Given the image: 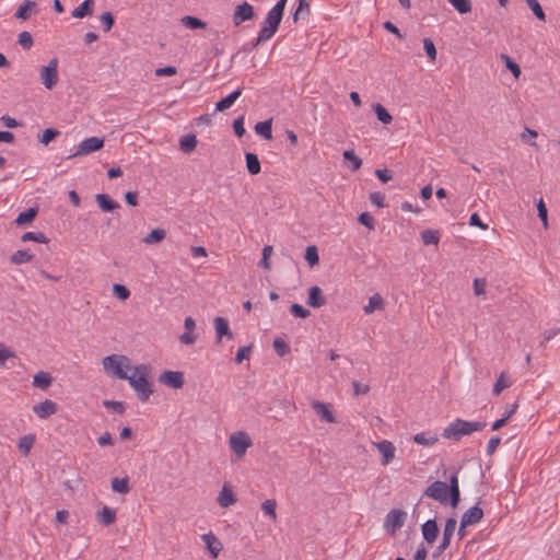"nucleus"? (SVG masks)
<instances>
[{"label":"nucleus","instance_id":"nucleus-56","mask_svg":"<svg viewBox=\"0 0 560 560\" xmlns=\"http://www.w3.org/2000/svg\"><path fill=\"white\" fill-rule=\"evenodd\" d=\"M290 312L292 313V315L294 317H298V318H306L311 315V312L308 310L304 308L302 305H300L298 303H293L290 306Z\"/></svg>","mask_w":560,"mask_h":560},{"label":"nucleus","instance_id":"nucleus-62","mask_svg":"<svg viewBox=\"0 0 560 560\" xmlns=\"http://www.w3.org/2000/svg\"><path fill=\"white\" fill-rule=\"evenodd\" d=\"M308 14L310 13V4L306 0H299V7L293 13V20L296 22L299 20L300 14Z\"/></svg>","mask_w":560,"mask_h":560},{"label":"nucleus","instance_id":"nucleus-14","mask_svg":"<svg viewBox=\"0 0 560 560\" xmlns=\"http://www.w3.org/2000/svg\"><path fill=\"white\" fill-rule=\"evenodd\" d=\"M377 451L382 454V465H388L395 457V446L389 441L374 443Z\"/></svg>","mask_w":560,"mask_h":560},{"label":"nucleus","instance_id":"nucleus-29","mask_svg":"<svg viewBox=\"0 0 560 560\" xmlns=\"http://www.w3.org/2000/svg\"><path fill=\"white\" fill-rule=\"evenodd\" d=\"M385 306L384 299L381 294L375 293L369 299V303L364 306L365 314H372L376 310H383Z\"/></svg>","mask_w":560,"mask_h":560},{"label":"nucleus","instance_id":"nucleus-7","mask_svg":"<svg viewBox=\"0 0 560 560\" xmlns=\"http://www.w3.org/2000/svg\"><path fill=\"white\" fill-rule=\"evenodd\" d=\"M423 495L445 504L448 501L447 483L440 480L434 481L424 490Z\"/></svg>","mask_w":560,"mask_h":560},{"label":"nucleus","instance_id":"nucleus-13","mask_svg":"<svg viewBox=\"0 0 560 560\" xmlns=\"http://www.w3.org/2000/svg\"><path fill=\"white\" fill-rule=\"evenodd\" d=\"M56 411L57 404L50 399H45L44 401L33 406V412L40 419H46L56 413Z\"/></svg>","mask_w":560,"mask_h":560},{"label":"nucleus","instance_id":"nucleus-43","mask_svg":"<svg viewBox=\"0 0 560 560\" xmlns=\"http://www.w3.org/2000/svg\"><path fill=\"white\" fill-rule=\"evenodd\" d=\"M276 32H277L276 30L265 25L259 31L258 36H257L256 42L254 43L253 47L255 48L258 45H260L261 43L267 42L268 39H270L276 34Z\"/></svg>","mask_w":560,"mask_h":560},{"label":"nucleus","instance_id":"nucleus-59","mask_svg":"<svg viewBox=\"0 0 560 560\" xmlns=\"http://www.w3.org/2000/svg\"><path fill=\"white\" fill-rule=\"evenodd\" d=\"M423 47L424 50L431 61H434L436 59V48L433 44V42L430 38L423 39Z\"/></svg>","mask_w":560,"mask_h":560},{"label":"nucleus","instance_id":"nucleus-44","mask_svg":"<svg viewBox=\"0 0 560 560\" xmlns=\"http://www.w3.org/2000/svg\"><path fill=\"white\" fill-rule=\"evenodd\" d=\"M60 135V131L55 128H47L43 131L42 135H38V141L47 145L49 142H51L54 139H56Z\"/></svg>","mask_w":560,"mask_h":560},{"label":"nucleus","instance_id":"nucleus-18","mask_svg":"<svg viewBox=\"0 0 560 560\" xmlns=\"http://www.w3.org/2000/svg\"><path fill=\"white\" fill-rule=\"evenodd\" d=\"M307 305L314 308H319L326 304V299L319 287L314 285L308 289Z\"/></svg>","mask_w":560,"mask_h":560},{"label":"nucleus","instance_id":"nucleus-51","mask_svg":"<svg viewBox=\"0 0 560 560\" xmlns=\"http://www.w3.org/2000/svg\"><path fill=\"white\" fill-rule=\"evenodd\" d=\"M525 1L528 4V7L530 8V10L533 11V13L535 14V16L539 21H545L546 20L545 12H544L541 5L539 4V2L537 0H525Z\"/></svg>","mask_w":560,"mask_h":560},{"label":"nucleus","instance_id":"nucleus-42","mask_svg":"<svg viewBox=\"0 0 560 560\" xmlns=\"http://www.w3.org/2000/svg\"><path fill=\"white\" fill-rule=\"evenodd\" d=\"M276 508H277V502L276 500L273 499H268V500H265L262 503H261V510L262 512L268 515L272 521H276L277 520V512H276Z\"/></svg>","mask_w":560,"mask_h":560},{"label":"nucleus","instance_id":"nucleus-54","mask_svg":"<svg viewBox=\"0 0 560 560\" xmlns=\"http://www.w3.org/2000/svg\"><path fill=\"white\" fill-rule=\"evenodd\" d=\"M537 211H538V217L544 225L545 229H548L549 224H548V211H547V207L544 202L542 199H539V201L537 202Z\"/></svg>","mask_w":560,"mask_h":560},{"label":"nucleus","instance_id":"nucleus-17","mask_svg":"<svg viewBox=\"0 0 560 560\" xmlns=\"http://www.w3.org/2000/svg\"><path fill=\"white\" fill-rule=\"evenodd\" d=\"M483 517V511L478 505H475L470 509H468L463 515H462V527H466L472 524H476L480 522Z\"/></svg>","mask_w":560,"mask_h":560},{"label":"nucleus","instance_id":"nucleus-34","mask_svg":"<svg viewBox=\"0 0 560 560\" xmlns=\"http://www.w3.org/2000/svg\"><path fill=\"white\" fill-rule=\"evenodd\" d=\"M421 240L424 245H438L440 242V233L436 230H423L421 232Z\"/></svg>","mask_w":560,"mask_h":560},{"label":"nucleus","instance_id":"nucleus-6","mask_svg":"<svg viewBox=\"0 0 560 560\" xmlns=\"http://www.w3.org/2000/svg\"><path fill=\"white\" fill-rule=\"evenodd\" d=\"M229 442L232 451L238 458L242 457L252 445L249 435L242 431L231 434Z\"/></svg>","mask_w":560,"mask_h":560},{"label":"nucleus","instance_id":"nucleus-23","mask_svg":"<svg viewBox=\"0 0 560 560\" xmlns=\"http://www.w3.org/2000/svg\"><path fill=\"white\" fill-rule=\"evenodd\" d=\"M95 200H96L100 209L104 212H113L114 210H116L120 207L118 202L114 201L106 194H97L95 196Z\"/></svg>","mask_w":560,"mask_h":560},{"label":"nucleus","instance_id":"nucleus-60","mask_svg":"<svg viewBox=\"0 0 560 560\" xmlns=\"http://www.w3.org/2000/svg\"><path fill=\"white\" fill-rule=\"evenodd\" d=\"M487 281L483 278H475L472 282L474 293L479 296L486 293Z\"/></svg>","mask_w":560,"mask_h":560},{"label":"nucleus","instance_id":"nucleus-63","mask_svg":"<svg viewBox=\"0 0 560 560\" xmlns=\"http://www.w3.org/2000/svg\"><path fill=\"white\" fill-rule=\"evenodd\" d=\"M103 405H104V407L110 408L119 415L125 412V405L121 401L104 400Z\"/></svg>","mask_w":560,"mask_h":560},{"label":"nucleus","instance_id":"nucleus-4","mask_svg":"<svg viewBox=\"0 0 560 560\" xmlns=\"http://www.w3.org/2000/svg\"><path fill=\"white\" fill-rule=\"evenodd\" d=\"M58 59L52 58L49 60L48 65L39 68L40 82L47 90H52L58 84Z\"/></svg>","mask_w":560,"mask_h":560},{"label":"nucleus","instance_id":"nucleus-57","mask_svg":"<svg viewBox=\"0 0 560 560\" xmlns=\"http://www.w3.org/2000/svg\"><path fill=\"white\" fill-rule=\"evenodd\" d=\"M100 20L104 26L105 33L109 32L115 23V19L110 12L102 13Z\"/></svg>","mask_w":560,"mask_h":560},{"label":"nucleus","instance_id":"nucleus-2","mask_svg":"<svg viewBox=\"0 0 560 560\" xmlns=\"http://www.w3.org/2000/svg\"><path fill=\"white\" fill-rule=\"evenodd\" d=\"M149 372V365L140 364L132 366V374L128 375L127 377L129 385L133 388V390L136 392L137 396L141 401H147L151 394L153 393L147 378Z\"/></svg>","mask_w":560,"mask_h":560},{"label":"nucleus","instance_id":"nucleus-47","mask_svg":"<svg viewBox=\"0 0 560 560\" xmlns=\"http://www.w3.org/2000/svg\"><path fill=\"white\" fill-rule=\"evenodd\" d=\"M343 159L351 162V170L358 171L362 165L361 158L357 156L353 150L343 151Z\"/></svg>","mask_w":560,"mask_h":560},{"label":"nucleus","instance_id":"nucleus-19","mask_svg":"<svg viewBox=\"0 0 560 560\" xmlns=\"http://www.w3.org/2000/svg\"><path fill=\"white\" fill-rule=\"evenodd\" d=\"M217 501L221 508H229L236 502V497L233 492V489L228 483H224Z\"/></svg>","mask_w":560,"mask_h":560},{"label":"nucleus","instance_id":"nucleus-50","mask_svg":"<svg viewBox=\"0 0 560 560\" xmlns=\"http://www.w3.org/2000/svg\"><path fill=\"white\" fill-rule=\"evenodd\" d=\"M281 20H282V15H279L278 13H275L269 10V12L267 13L265 23L268 27H271L277 31L281 23Z\"/></svg>","mask_w":560,"mask_h":560},{"label":"nucleus","instance_id":"nucleus-38","mask_svg":"<svg viewBox=\"0 0 560 560\" xmlns=\"http://www.w3.org/2000/svg\"><path fill=\"white\" fill-rule=\"evenodd\" d=\"M37 208H30L26 211L19 213L18 218L15 219V223L18 225L31 223L37 215Z\"/></svg>","mask_w":560,"mask_h":560},{"label":"nucleus","instance_id":"nucleus-15","mask_svg":"<svg viewBox=\"0 0 560 560\" xmlns=\"http://www.w3.org/2000/svg\"><path fill=\"white\" fill-rule=\"evenodd\" d=\"M447 495L450 499L451 506L457 508L460 501V491L456 472L450 477V483L447 485Z\"/></svg>","mask_w":560,"mask_h":560},{"label":"nucleus","instance_id":"nucleus-24","mask_svg":"<svg viewBox=\"0 0 560 560\" xmlns=\"http://www.w3.org/2000/svg\"><path fill=\"white\" fill-rule=\"evenodd\" d=\"M93 0H84L78 8L72 10L71 16L74 19H83L93 14Z\"/></svg>","mask_w":560,"mask_h":560},{"label":"nucleus","instance_id":"nucleus-41","mask_svg":"<svg viewBox=\"0 0 560 560\" xmlns=\"http://www.w3.org/2000/svg\"><path fill=\"white\" fill-rule=\"evenodd\" d=\"M500 59L504 62L505 67L512 72L513 77L515 79H518L522 73L520 66L505 54H501Z\"/></svg>","mask_w":560,"mask_h":560},{"label":"nucleus","instance_id":"nucleus-28","mask_svg":"<svg viewBox=\"0 0 560 560\" xmlns=\"http://www.w3.org/2000/svg\"><path fill=\"white\" fill-rule=\"evenodd\" d=\"M242 95V90L238 89L231 94H229L226 97H223L215 104V109L218 112H224L225 109L230 108L233 103Z\"/></svg>","mask_w":560,"mask_h":560},{"label":"nucleus","instance_id":"nucleus-3","mask_svg":"<svg viewBox=\"0 0 560 560\" xmlns=\"http://www.w3.org/2000/svg\"><path fill=\"white\" fill-rule=\"evenodd\" d=\"M103 369L105 372L118 380H127V371L132 370L130 359L122 354H110L103 359Z\"/></svg>","mask_w":560,"mask_h":560},{"label":"nucleus","instance_id":"nucleus-64","mask_svg":"<svg viewBox=\"0 0 560 560\" xmlns=\"http://www.w3.org/2000/svg\"><path fill=\"white\" fill-rule=\"evenodd\" d=\"M233 130H234V133L241 138L244 136L245 133V128H244V116H241L238 118H236L234 121H233Z\"/></svg>","mask_w":560,"mask_h":560},{"label":"nucleus","instance_id":"nucleus-1","mask_svg":"<svg viewBox=\"0 0 560 560\" xmlns=\"http://www.w3.org/2000/svg\"><path fill=\"white\" fill-rule=\"evenodd\" d=\"M486 425L487 423L483 421H467L457 418L444 428L442 436L446 440L458 442L466 435L482 431Z\"/></svg>","mask_w":560,"mask_h":560},{"label":"nucleus","instance_id":"nucleus-22","mask_svg":"<svg viewBox=\"0 0 560 560\" xmlns=\"http://www.w3.org/2000/svg\"><path fill=\"white\" fill-rule=\"evenodd\" d=\"M35 13H37V3L32 0H25L16 10L15 18L25 21Z\"/></svg>","mask_w":560,"mask_h":560},{"label":"nucleus","instance_id":"nucleus-25","mask_svg":"<svg viewBox=\"0 0 560 560\" xmlns=\"http://www.w3.org/2000/svg\"><path fill=\"white\" fill-rule=\"evenodd\" d=\"M52 383V377L49 373L39 371L33 377V386L43 390L47 389Z\"/></svg>","mask_w":560,"mask_h":560},{"label":"nucleus","instance_id":"nucleus-27","mask_svg":"<svg viewBox=\"0 0 560 560\" xmlns=\"http://www.w3.org/2000/svg\"><path fill=\"white\" fill-rule=\"evenodd\" d=\"M35 443V435L34 434H26L19 439L18 441V450L22 453L24 457H27L30 455L31 448L33 447Z\"/></svg>","mask_w":560,"mask_h":560},{"label":"nucleus","instance_id":"nucleus-11","mask_svg":"<svg viewBox=\"0 0 560 560\" xmlns=\"http://www.w3.org/2000/svg\"><path fill=\"white\" fill-rule=\"evenodd\" d=\"M254 8L248 2H243L236 5L233 13V24L240 26L242 23L249 21L254 18Z\"/></svg>","mask_w":560,"mask_h":560},{"label":"nucleus","instance_id":"nucleus-55","mask_svg":"<svg viewBox=\"0 0 560 560\" xmlns=\"http://www.w3.org/2000/svg\"><path fill=\"white\" fill-rule=\"evenodd\" d=\"M113 292H114L115 296L121 301H125L130 296V291L124 284H118V283L114 284Z\"/></svg>","mask_w":560,"mask_h":560},{"label":"nucleus","instance_id":"nucleus-52","mask_svg":"<svg viewBox=\"0 0 560 560\" xmlns=\"http://www.w3.org/2000/svg\"><path fill=\"white\" fill-rule=\"evenodd\" d=\"M18 43L25 49L28 50L33 46V37L30 32L23 31L18 36Z\"/></svg>","mask_w":560,"mask_h":560},{"label":"nucleus","instance_id":"nucleus-49","mask_svg":"<svg viewBox=\"0 0 560 560\" xmlns=\"http://www.w3.org/2000/svg\"><path fill=\"white\" fill-rule=\"evenodd\" d=\"M511 386V382L505 380V373L502 372L493 385V395L499 396L501 392Z\"/></svg>","mask_w":560,"mask_h":560},{"label":"nucleus","instance_id":"nucleus-45","mask_svg":"<svg viewBox=\"0 0 560 560\" xmlns=\"http://www.w3.org/2000/svg\"><path fill=\"white\" fill-rule=\"evenodd\" d=\"M21 240L22 242L33 241L42 244L48 243V238L42 232H26L22 235Z\"/></svg>","mask_w":560,"mask_h":560},{"label":"nucleus","instance_id":"nucleus-46","mask_svg":"<svg viewBox=\"0 0 560 560\" xmlns=\"http://www.w3.org/2000/svg\"><path fill=\"white\" fill-rule=\"evenodd\" d=\"M304 258L311 267L316 266L319 261L317 247L314 245L307 246Z\"/></svg>","mask_w":560,"mask_h":560},{"label":"nucleus","instance_id":"nucleus-35","mask_svg":"<svg viewBox=\"0 0 560 560\" xmlns=\"http://www.w3.org/2000/svg\"><path fill=\"white\" fill-rule=\"evenodd\" d=\"M373 109L376 114L377 119L384 124L388 125L393 120V116L388 113V110L380 103L373 105Z\"/></svg>","mask_w":560,"mask_h":560},{"label":"nucleus","instance_id":"nucleus-36","mask_svg":"<svg viewBox=\"0 0 560 560\" xmlns=\"http://www.w3.org/2000/svg\"><path fill=\"white\" fill-rule=\"evenodd\" d=\"M98 517H100V522L106 526L108 525H112L115 520H116V512L108 508V506H104L100 512H98Z\"/></svg>","mask_w":560,"mask_h":560},{"label":"nucleus","instance_id":"nucleus-20","mask_svg":"<svg viewBox=\"0 0 560 560\" xmlns=\"http://www.w3.org/2000/svg\"><path fill=\"white\" fill-rule=\"evenodd\" d=\"M201 538L212 558H218L219 552L222 550V542L212 533L203 534Z\"/></svg>","mask_w":560,"mask_h":560},{"label":"nucleus","instance_id":"nucleus-31","mask_svg":"<svg viewBox=\"0 0 560 560\" xmlns=\"http://www.w3.org/2000/svg\"><path fill=\"white\" fill-rule=\"evenodd\" d=\"M255 131L266 140L272 139V119H267L255 125Z\"/></svg>","mask_w":560,"mask_h":560},{"label":"nucleus","instance_id":"nucleus-21","mask_svg":"<svg viewBox=\"0 0 560 560\" xmlns=\"http://www.w3.org/2000/svg\"><path fill=\"white\" fill-rule=\"evenodd\" d=\"M422 535L427 542L432 544L439 535V527L434 520H428L422 524Z\"/></svg>","mask_w":560,"mask_h":560},{"label":"nucleus","instance_id":"nucleus-37","mask_svg":"<svg viewBox=\"0 0 560 560\" xmlns=\"http://www.w3.org/2000/svg\"><path fill=\"white\" fill-rule=\"evenodd\" d=\"M112 489L115 492H118L120 494H126L129 492V481L128 478H113L112 479Z\"/></svg>","mask_w":560,"mask_h":560},{"label":"nucleus","instance_id":"nucleus-5","mask_svg":"<svg viewBox=\"0 0 560 560\" xmlns=\"http://www.w3.org/2000/svg\"><path fill=\"white\" fill-rule=\"evenodd\" d=\"M104 147V138L90 137L79 143L77 150L68 156L73 159L78 156H85L93 152L100 151Z\"/></svg>","mask_w":560,"mask_h":560},{"label":"nucleus","instance_id":"nucleus-12","mask_svg":"<svg viewBox=\"0 0 560 560\" xmlns=\"http://www.w3.org/2000/svg\"><path fill=\"white\" fill-rule=\"evenodd\" d=\"M312 408L316 412V415L325 422L336 423V417L330 409V405L319 400L312 401Z\"/></svg>","mask_w":560,"mask_h":560},{"label":"nucleus","instance_id":"nucleus-9","mask_svg":"<svg viewBox=\"0 0 560 560\" xmlns=\"http://www.w3.org/2000/svg\"><path fill=\"white\" fill-rule=\"evenodd\" d=\"M159 382L170 388L179 389L184 386V373L180 371L166 370L159 376Z\"/></svg>","mask_w":560,"mask_h":560},{"label":"nucleus","instance_id":"nucleus-53","mask_svg":"<svg viewBox=\"0 0 560 560\" xmlns=\"http://www.w3.org/2000/svg\"><path fill=\"white\" fill-rule=\"evenodd\" d=\"M272 346H273L275 351L277 352V354L280 355V357H284L285 354H288L290 352V347L281 338H276L273 340Z\"/></svg>","mask_w":560,"mask_h":560},{"label":"nucleus","instance_id":"nucleus-58","mask_svg":"<svg viewBox=\"0 0 560 560\" xmlns=\"http://www.w3.org/2000/svg\"><path fill=\"white\" fill-rule=\"evenodd\" d=\"M272 246L270 245H266L262 249V257L260 259V262H259V266L265 268V269H270V262H269V258L272 254Z\"/></svg>","mask_w":560,"mask_h":560},{"label":"nucleus","instance_id":"nucleus-8","mask_svg":"<svg viewBox=\"0 0 560 560\" xmlns=\"http://www.w3.org/2000/svg\"><path fill=\"white\" fill-rule=\"evenodd\" d=\"M457 521L454 517H450L446 520L444 529H443V537L440 545L436 547L433 557L441 556L450 546L452 536L454 535V532L456 529Z\"/></svg>","mask_w":560,"mask_h":560},{"label":"nucleus","instance_id":"nucleus-30","mask_svg":"<svg viewBox=\"0 0 560 560\" xmlns=\"http://www.w3.org/2000/svg\"><path fill=\"white\" fill-rule=\"evenodd\" d=\"M197 138L195 135L192 133H189V135H186L184 137L180 138L179 140V149L184 152V153H191L196 147H197Z\"/></svg>","mask_w":560,"mask_h":560},{"label":"nucleus","instance_id":"nucleus-39","mask_svg":"<svg viewBox=\"0 0 560 560\" xmlns=\"http://www.w3.org/2000/svg\"><path fill=\"white\" fill-rule=\"evenodd\" d=\"M182 24L190 30L206 28L207 24L200 19L191 15H186L180 20Z\"/></svg>","mask_w":560,"mask_h":560},{"label":"nucleus","instance_id":"nucleus-33","mask_svg":"<svg viewBox=\"0 0 560 560\" xmlns=\"http://www.w3.org/2000/svg\"><path fill=\"white\" fill-rule=\"evenodd\" d=\"M166 236V232L164 229H154L152 230L143 240L144 244H158L162 242Z\"/></svg>","mask_w":560,"mask_h":560},{"label":"nucleus","instance_id":"nucleus-40","mask_svg":"<svg viewBox=\"0 0 560 560\" xmlns=\"http://www.w3.org/2000/svg\"><path fill=\"white\" fill-rule=\"evenodd\" d=\"M33 259V255L24 249L16 250L11 257L10 261L15 265H22Z\"/></svg>","mask_w":560,"mask_h":560},{"label":"nucleus","instance_id":"nucleus-16","mask_svg":"<svg viewBox=\"0 0 560 560\" xmlns=\"http://www.w3.org/2000/svg\"><path fill=\"white\" fill-rule=\"evenodd\" d=\"M214 329L217 335V343H220L222 339L225 337L228 339L233 338V334L229 327V323L223 317H215L214 320Z\"/></svg>","mask_w":560,"mask_h":560},{"label":"nucleus","instance_id":"nucleus-61","mask_svg":"<svg viewBox=\"0 0 560 560\" xmlns=\"http://www.w3.org/2000/svg\"><path fill=\"white\" fill-rule=\"evenodd\" d=\"M358 221L362 225L366 226L369 230H374V228H375L374 219H373V217L369 212L360 213L359 218H358Z\"/></svg>","mask_w":560,"mask_h":560},{"label":"nucleus","instance_id":"nucleus-26","mask_svg":"<svg viewBox=\"0 0 560 560\" xmlns=\"http://www.w3.org/2000/svg\"><path fill=\"white\" fill-rule=\"evenodd\" d=\"M246 170L250 175H257L260 173V161L257 154L252 152L245 153Z\"/></svg>","mask_w":560,"mask_h":560},{"label":"nucleus","instance_id":"nucleus-10","mask_svg":"<svg viewBox=\"0 0 560 560\" xmlns=\"http://www.w3.org/2000/svg\"><path fill=\"white\" fill-rule=\"evenodd\" d=\"M407 513L402 510L393 509L386 516L385 526L390 533H395L404 526Z\"/></svg>","mask_w":560,"mask_h":560},{"label":"nucleus","instance_id":"nucleus-32","mask_svg":"<svg viewBox=\"0 0 560 560\" xmlns=\"http://www.w3.org/2000/svg\"><path fill=\"white\" fill-rule=\"evenodd\" d=\"M413 441H415V443H417L419 445L431 446L439 441V438L435 434H430L428 432H420V433L415 434Z\"/></svg>","mask_w":560,"mask_h":560},{"label":"nucleus","instance_id":"nucleus-48","mask_svg":"<svg viewBox=\"0 0 560 560\" xmlns=\"http://www.w3.org/2000/svg\"><path fill=\"white\" fill-rule=\"evenodd\" d=\"M460 14L471 11L470 0H447Z\"/></svg>","mask_w":560,"mask_h":560}]
</instances>
